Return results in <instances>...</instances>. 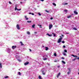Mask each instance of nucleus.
<instances>
[{"label":"nucleus","instance_id":"423d86ee","mask_svg":"<svg viewBox=\"0 0 79 79\" xmlns=\"http://www.w3.org/2000/svg\"><path fill=\"white\" fill-rule=\"evenodd\" d=\"M29 62H27L25 63L24 64L25 66H26V65H27V64H29Z\"/></svg>","mask_w":79,"mask_h":79},{"label":"nucleus","instance_id":"a878e982","mask_svg":"<svg viewBox=\"0 0 79 79\" xmlns=\"http://www.w3.org/2000/svg\"><path fill=\"white\" fill-rule=\"evenodd\" d=\"M18 74L19 75H21V73L19 72H18Z\"/></svg>","mask_w":79,"mask_h":79},{"label":"nucleus","instance_id":"39448f33","mask_svg":"<svg viewBox=\"0 0 79 79\" xmlns=\"http://www.w3.org/2000/svg\"><path fill=\"white\" fill-rule=\"evenodd\" d=\"M60 74H61V73H58L56 76L57 78H58V77L59 76H60Z\"/></svg>","mask_w":79,"mask_h":79},{"label":"nucleus","instance_id":"3c124183","mask_svg":"<svg viewBox=\"0 0 79 79\" xmlns=\"http://www.w3.org/2000/svg\"><path fill=\"white\" fill-rule=\"evenodd\" d=\"M29 50L30 52H32V50H31V49H29Z\"/></svg>","mask_w":79,"mask_h":79},{"label":"nucleus","instance_id":"cd10ccee","mask_svg":"<svg viewBox=\"0 0 79 79\" xmlns=\"http://www.w3.org/2000/svg\"><path fill=\"white\" fill-rule=\"evenodd\" d=\"M45 11H46V12H47V13H49V11H48L47 10H45Z\"/></svg>","mask_w":79,"mask_h":79},{"label":"nucleus","instance_id":"f257e3e1","mask_svg":"<svg viewBox=\"0 0 79 79\" xmlns=\"http://www.w3.org/2000/svg\"><path fill=\"white\" fill-rule=\"evenodd\" d=\"M68 70H69V72H68L67 74H69L71 72V68H68Z\"/></svg>","mask_w":79,"mask_h":79},{"label":"nucleus","instance_id":"58836bf2","mask_svg":"<svg viewBox=\"0 0 79 79\" xmlns=\"http://www.w3.org/2000/svg\"><path fill=\"white\" fill-rule=\"evenodd\" d=\"M18 61H21V60H20V59H18Z\"/></svg>","mask_w":79,"mask_h":79},{"label":"nucleus","instance_id":"13d9d810","mask_svg":"<svg viewBox=\"0 0 79 79\" xmlns=\"http://www.w3.org/2000/svg\"><path fill=\"white\" fill-rule=\"evenodd\" d=\"M78 74H79V72L78 73Z\"/></svg>","mask_w":79,"mask_h":79},{"label":"nucleus","instance_id":"a18cd8bd","mask_svg":"<svg viewBox=\"0 0 79 79\" xmlns=\"http://www.w3.org/2000/svg\"><path fill=\"white\" fill-rule=\"evenodd\" d=\"M40 1H42V2H44V0H40Z\"/></svg>","mask_w":79,"mask_h":79},{"label":"nucleus","instance_id":"9b49d317","mask_svg":"<svg viewBox=\"0 0 79 79\" xmlns=\"http://www.w3.org/2000/svg\"><path fill=\"white\" fill-rule=\"evenodd\" d=\"M15 11H16V9H17V5H15Z\"/></svg>","mask_w":79,"mask_h":79},{"label":"nucleus","instance_id":"f704fd0d","mask_svg":"<svg viewBox=\"0 0 79 79\" xmlns=\"http://www.w3.org/2000/svg\"><path fill=\"white\" fill-rule=\"evenodd\" d=\"M62 44H64V43H65L64 41H62Z\"/></svg>","mask_w":79,"mask_h":79},{"label":"nucleus","instance_id":"6e6d98bb","mask_svg":"<svg viewBox=\"0 0 79 79\" xmlns=\"http://www.w3.org/2000/svg\"><path fill=\"white\" fill-rule=\"evenodd\" d=\"M40 27H42V25H40Z\"/></svg>","mask_w":79,"mask_h":79},{"label":"nucleus","instance_id":"9d476101","mask_svg":"<svg viewBox=\"0 0 79 79\" xmlns=\"http://www.w3.org/2000/svg\"><path fill=\"white\" fill-rule=\"evenodd\" d=\"M74 13L75 14H76V15H77V14H78V12L76 11H74Z\"/></svg>","mask_w":79,"mask_h":79},{"label":"nucleus","instance_id":"603ef678","mask_svg":"<svg viewBox=\"0 0 79 79\" xmlns=\"http://www.w3.org/2000/svg\"><path fill=\"white\" fill-rule=\"evenodd\" d=\"M61 35L62 37H63V36H64V35Z\"/></svg>","mask_w":79,"mask_h":79},{"label":"nucleus","instance_id":"37998d69","mask_svg":"<svg viewBox=\"0 0 79 79\" xmlns=\"http://www.w3.org/2000/svg\"><path fill=\"white\" fill-rule=\"evenodd\" d=\"M32 14V15H34V14L33 13H31Z\"/></svg>","mask_w":79,"mask_h":79},{"label":"nucleus","instance_id":"aec40b11","mask_svg":"<svg viewBox=\"0 0 79 79\" xmlns=\"http://www.w3.org/2000/svg\"><path fill=\"white\" fill-rule=\"evenodd\" d=\"M46 34H47V35H48V36H52L51 35L49 34H48V33H47Z\"/></svg>","mask_w":79,"mask_h":79},{"label":"nucleus","instance_id":"4468645a","mask_svg":"<svg viewBox=\"0 0 79 79\" xmlns=\"http://www.w3.org/2000/svg\"><path fill=\"white\" fill-rule=\"evenodd\" d=\"M32 22L31 21H27V23H31Z\"/></svg>","mask_w":79,"mask_h":79},{"label":"nucleus","instance_id":"f8f14e48","mask_svg":"<svg viewBox=\"0 0 79 79\" xmlns=\"http://www.w3.org/2000/svg\"><path fill=\"white\" fill-rule=\"evenodd\" d=\"M25 18L26 20H28V18H27V16H25Z\"/></svg>","mask_w":79,"mask_h":79},{"label":"nucleus","instance_id":"473e14b6","mask_svg":"<svg viewBox=\"0 0 79 79\" xmlns=\"http://www.w3.org/2000/svg\"><path fill=\"white\" fill-rule=\"evenodd\" d=\"M38 15H39V16H41V14H40V13H38Z\"/></svg>","mask_w":79,"mask_h":79},{"label":"nucleus","instance_id":"c756f323","mask_svg":"<svg viewBox=\"0 0 79 79\" xmlns=\"http://www.w3.org/2000/svg\"><path fill=\"white\" fill-rule=\"evenodd\" d=\"M60 38L59 39L60 40H62V37L61 36H60Z\"/></svg>","mask_w":79,"mask_h":79},{"label":"nucleus","instance_id":"1a4fd4ad","mask_svg":"<svg viewBox=\"0 0 79 79\" xmlns=\"http://www.w3.org/2000/svg\"><path fill=\"white\" fill-rule=\"evenodd\" d=\"M68 3H62V5H68Z\"/></svg>","mask_w":79,"mask_h":79},{"label":"nucleus","instance_id":"de8ad7c7","mask_svg":"<svg viewBox=\"0 0 79 79\" xmlns=\"http://www.w3.org/2000/svg\"><path fill=\"white\" fill-rule=\"evenodd\" d=\"M34 33H35V34H37V32H35Z\"/></svg>","mask_w":79,"mask_h":79},{"label":"nucleus","instance_id":"6ab92c4d","mask_svg":"<svg viewBox=\"0 0 79 79\" xmlns=\"http://www.w3.org/2000/svg\"><path fill=\"white\" fill-rule=\"evenodd\" d=\"M8 77H9L8 76H6L4 77V78H5V79H6V78H8Z\"/></svg>","mask_w":79,"mask_h":79},{"label":"nucleus","instance_id":"c03bdc74","mask_svg":"<svg viewBox=\"0 0 79 79\" xmlns=\"http://www.w3.org/2000/svg\"><path fill=\"white\" fill-rule=\"evenodd\" d=\"M63 47L64 48H65L66 47L64 45V46H63Z\"/></svg>","mask_w":79,"mask_h":79},{"label":"nucleus","instance_id":"5fc2aeb1","mask_svg":"<svg viewBox=\"0 0 79 79\" xmlns=\"http://www.w3.org/2000/svg\"><path fill=\"white\" fill-rule=\"evenodd\" d=\"M20 3H21V4H22V3H23V2H20Z\"/></svg>","mask_w":79,"mask_h":79},{"label":"nucleus","instance_id":"4c0bfd02","mask_svg":"<svg viewBox=\"0 0 79 79\" xmlns=\"http://www.w3.org/2000/svg\"><path fill=\"white\" fill-rule=\"evenodd\" d=\"M64 52H67V50H64Z\"/></svg>","mask_w":79,"mask_h":79},{"label":"nucleus","instance_id":"b1692460","mask_svg":"<svg viewBox=\"0 0 79 79\" xmlns=\"http://www.w3.org/2000/svg\"><path fill=\"white\" fill-rule=\"evenodd\" d=\"M35 27V24H34L32 25V27H33V28H34Z\"/></svg>","mask_w":79,"mask_h":79},{"label":"nucleus","instance_id":"864d4df0","mask_svg":"<svg viewBox=\"0 0 79 79\" xmlns=\"http://www.w3.org/2000/svg\"><path fill=\"white\" fill-rule=\"evenodd\" d=\"M77 60H79V57L77 58Z\"/></svg>","mask_w":79,"mask_h":79},{"label":"nucleus","instance_id":"5701e85b","mask_svg":"<svg viewBox=\"0 0 79 79\" xmlns=\"http://www.w3.org/2000/svg\"><path fill=\"white\" fill-rule=\"evenodd\" d=\"M39 78L40 79H43L42 78H41V76H39Z\"/></svg>","mask_w":79,"mask_h":79},{"label":"nucleus","instance_id":"bb28decb","mask_svg":"<svg viewBox=\"0 0 79 79\" xmlns=\"http://www.w3.org/2000/svg\"><path fill=\"white\" fill-rule=\"evenodd\" d=\"M58 61H59V60H55L54 61V62H58Z\"/></svg>","mask_w":79,"mask_h":79},{"label":"nucleus","instance_id":"a19ab883","mask_svg":"<svg viewBox=\"0 0 79 79\" xmlns=\"http://www.w3.org/2000/svg\"><path fill=\"white\" fill-rule=\"evenodd\" d=\"M69 34V33L68 32H67V33H66V34Z\"/></svg>","mask_w":79,"mask_h":79},{"label":"nucleus","instance_id":"09e8293b","mask_svg":"<svg viewBox=\"0 0 79 79\" xmlns=\"http://www.w3.org/2000/svg\"><path fill=\"white\" fill-rule=\"evenodd\" d=\"M51 19H53V18L52 17H51V18H50Z\"/></svg>","mask_w":79,"mask_h":79},{"label":"nucleus","instance_id":"72a5a7b5","mask_svg":"<svg viewBox=\"0 0 79 79\" xmlns=\"http://www.w3.org/2000/svg\"><path fill=\"white\" fill-rule=\"evenodd\" d=\"M27 34H30V32H29V31H27Z\"/></svg>","mask_w":79,"mask_h":79},{"label":"nucleus","instance_id":"393cba45","mask_svg":"<svg viewBox=\"0 0 79 79\" xmlns=\"http://www.w3.org/2000/svg\"><path fill=\"white\" fill-rule=\"evenodd\" d=\"M16 10H18V11H20V10H21V9H17Z\"/></svg>","mask_w":79,"mask_h":79},{"label":"nucleus","instance_id":"a211bd4d","mask_svg":"<svg viewBox=\"0 0 79 79\" xmlns=\"http://www.w3.org/2000/svg\"><path fill=\"white\" fill-rule=\"evenodd\" d=\"M52 5H54L55 6H56V4L54 3H52Z\"/></svg>","mask_w":79,"mask_h":79},{"label":"nucleus","instance_id":"dca6fc26","mask_svg":"<svg viewBox=\"0 0 79 79\" xmlns=\"http://www.w3.org/2000/svg\"><path fill=\"white\" fill-rule=\"evenodd\" d=\"M42 73L43 75H45V73L44 72V71H42Z\"/></svg>","mask_w":79,"mask_h":79},{"label":"nucleus","instance_id":"e433bc0d","mask_svg":"<svg viewBox=\"0 0 79 79\" xmlns=\"http://www.w3.org/2000/svg\"><path fill=\"white\" fill-rule=\"evenodd\" d=\"M64 11L65 12H68V10H64Z\"/></svg>","mask_w":79,"mask_h":79},{"label":"nucleus","instance_id":"4d7b16f0","mask_svg":"<svg viewBox=\"0 0 79 79\" xmlns=\"http://www.w3.org/2000/svg\"><path fill=\"white\" fill-rule=\"evenodd\" d=\"M60 66H58V68H60Z\"/></svg>","mask_w":79,"mask_h":79},{"label":"nucleus","instance_id":"2f4dec72","mask_svg":"<svg viewBox=\"0 0 79 79\" xmlns=\"http://www.w3.org/2000/svg\"><path fill=\"white\" fill-rule=\"evenodd\" d=\"M9 3L10 4V5H11V4H12V3H11V2L10 1H9Z\"/></svg>","mask_w":79,"mask_h":79},{"label":"nucleus","instance_id":"20e7f679","mask_svg":"<svg viewBox=\"0 0 79 79\" xmlns=\"http://www.w3.org/2000/svg\"><path fill=\"white\" fill-rule=\"evenodd\" d=\"M16 48V46H13L12 47V48L13 49V50H14L15 48Z\"/></svg>","mask_w":79,"mask_h":79},{"label":"nucleus","instance_id":"ddd939ff","mask_svg":"<svg viewBox=\"0 0 79 79\" xmlns=\"http://www.w3.org/2000/svg\"><path fill=\"white\" fill-rule=\"evenodd\" d=\"M0 68H2V63L0 62Z\"/></svg>","mask_w":79,"mask_h":79},{"label":"nucleus","instance_id":"bf43d9fd","mask_svg":"<svg viewBox=\"0 0 79 79\" xmlns=\"http://www.w3.org/2000/svg\"><path fill=\"white\" fill-rule=\"evenodd\" d=\"M25 1H26V0H24Z\"/></svg>","mask_w":79,"mask_h":79},{"label":"nucleus","instance_id":"f03ea898","mask_svg":"<svg viewBox=\"0 0 79 79\" xmlns=\"http://www.w3.org/2000/svg\"><path fill=\"white\" fill-rule=\"evenodd\" d=\"M16 27L17 29H18V30H19V29H20V27H19V24H17Z\"/></svg>","mask_w":79,"mask_h":79},{"label":"nucleus","instance_id":"c85d7f7f","mask_svg":"<svg viewBox=\"0 0 79 79\" xmlns=\"http://www.w3.org/2000/svg\"><path fill=\"white\" fill-rule=\"evenodd\" d=\"M71 17V15L67 17L68 18H69Z\"/></svg>","mask_w":79,"mask_h":79},{"label":"nucleus","instance_id":"49530a36","mask_svg":"<svg viewBox=\"0 0 79 79\" xmlns=\"http://www.w3.org/2000/svg\"><path fill=\"white\" fill-rule=\"evenodd\" d=\"M31 14H32V13H31V12L29 13V15H31Z\"/></svg>","mask_w":79,"mask_h":79},{"label":"nucleus","instance_id":"79ce46f5","mask_svg":"<svg viewBox=\"0 0 79 79\" xmlns=\"http://www.w3.org/2000/svg\"><path fill=\"white\" fill-rule=\"evenodd\" d=\"M63 55H66V54L65 53H64Z\"/></svg>","mask_w":79,"mask_h":79},{"label":"nucleus","instance_id":"4be33fe9","mask_svg":"<svg viewBox=\"0 0 79 79\" xmlns=\"http://www.w3.org/2000/svg\"><path fill=\"white\" fill-rule=\"evenodd\" d=\"M20 43L21 44V45H24V44H23V43L22 42H20Z\"/></svg>","mask_w":79,"mask_h":79},{"label":"nucleus","instance_id":"2eb2a0df","mask_svg":"<svg viewBox=\"0 0 79 79\" xmlns=\"http://www.w3.org/2000/svg\"><path fill=\"white\" fill-rule=\"evenodd\" d=\"M48 50V48L47 47H45V50L47 51Z\"/></svg>","mask_w":79,"mask_h":79},{"label":"nucleus","instance_id":"f3484780","mask_svg":"<svg viewBox=\"0 0 79 79\" xmlns=\"http://www.w3.org/2000/svg\"><path fill=\"white\" fill-rule=\"evenodd\" d=\"M62 63H63V64H65L66 63L65 62H64V61L63 60H62Z\"/></svg>","mask_w":79,"mask_h":79},{"label":"nucleus","instance_id":"c9c22d12","mask_svg":"<svg viewBox=\"0 0 79 79\" xmlns=\"http://www.w3.org/2000/svg\"><path fill=\"white\" fill-rule=\"evenodd\" d=\"M43 60H47V58H44L43 59Z\"/></svg>","mask_w":79,"mask_h":79},{"label":"nucleus","instance_id":"412c9836","mask_svg":"<svg viewBox=\"0 0 79 79\" xmlns=\"http://www.w3.org/2000/svg\"><path fill=\"white\" fill-rule=\"evenodd\" d=\"M52 34H53L54 37H56V35L54 33H52Z\"/></svg>","mask_w":79,"mask_h":79},{"label":"nucleus","instance_id":"8fccbe9b","mask_svg":"<svg viewBox=\"0 0 79 79\" xmlns=\"http://www.w3.org/2000/svg\"><path fill=\"white\" fill-rule=\"evenodd\" d=\"M74 29L75 30H77V29L75 28H74Z\"/></svg>","mask_w":79,"mask_h":79},{"label":"nucleus","instance_id":"ea45409f","mask_svg":"<svg viewBox=\"0 0 79 79\" xmlns=\"http://www.w3.org/2000/svg\"><path fill=\"white\" fill-rule=\"evenodd\" d=\"M61 58V59H63V60H64V57H62Z\"/></svg>","mask_w":79,"mask_h":79},{"label":"nucleus","instance_id":"7c9ffc66","mask_svg":"<svg viewBox=\"0 0 79 79\" xmlns=\"http://www.w3.org/2000/svg\"><path fill=\"white\" fill-rule=\"evenodd\" d=\"M54 55L55 56H56V53H55L54 54Z\"/></svg>","mask_w":79,"mask_h":79},{"label":"nucleus","instance_id":"7ed1b4c3","mask_svg":"<svg viewBox=\"0 0 79 79\" xmlns=\"http://www.w3.org/2000/svg\"><path fill=\"white\" fill-rule=\"evenodd\" d=\"M52 27H53V25L52 24H51L49 25V29H51L52 28Z\"/></svg>","mask_w":79,"mask_h":79},{"label":"nucleus","instance_id":"6e6552de","mask_svg":"<svg viewBox=\"0 0 79 79\" xmlns=\"http://www.w3.org/2000/svg\"><path fill=\"white\" fill-rule=\"evenodd\" d=\"M72 56H73V57H75V58L77 57V56L74 55L73 54L72 55Z\"/></svg>","mask_w":79,"mask_h":79},{"label":"nucleus","instance_id":"0eeeda50","mask_svg":"<svg viewBox=\"0 0 79 79\" xmlns=\"http://www.w3.org/2000/svg\"><path fill=\"white\" fill-rule=\"evenodd\" d=\"M61 41V40L60 39H59V40L57 41L58 43H60Z\"/></svg>","mask_w":79,"mask_h":79}]
</instances>
